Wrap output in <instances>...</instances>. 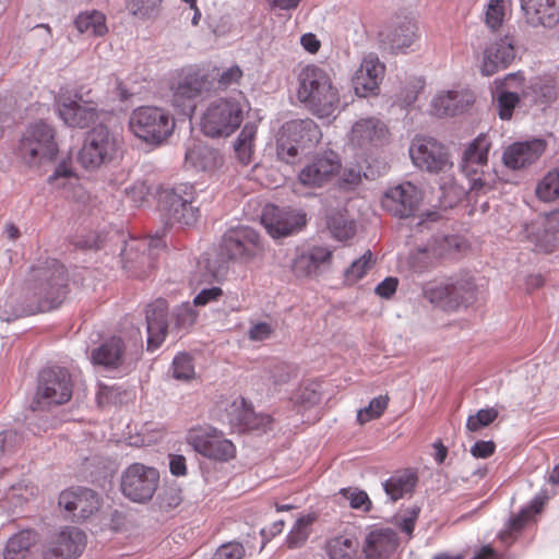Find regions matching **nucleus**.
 <instances>
[{
  "label": "nucleus",
  "mask_w": 559,
  "mask_h": 559,
  "mask_svg": "<svg viewBox=\"0 0 559 559\" xmlns=\"http://www.w3.org/2000/svg\"><path fill=\"white\" fill-rule=\"evenodd\" d=\"M67 270L55 259L32 266L23 287L0 299V317L12 321L57 308L67 294Z\"/></svg>",
  "instance_id": "f257e3e1"
},
{
  "label": "nucleus",
  "mask_w": 559,
  "mask_h": 559,
  "mask_svg": "<svg viewBox=\"0 0 559 559\" xmlns=\"http://www.w3.org/2000/svg\"><path fill=\"white\" fill-rule=\"evenodd\" d=\"M296 97L318 118L334 117L341 108L340 91L330 73L316 64H307L297 73Z\"/></svg>",
  "instance_id": "f03ea898"
},
{
  "label": "nucleus",
  "mask_w": 559,
  "mask_h": 559,
  "mask_svg": "<svg viewBox=\"0 0 559 559\" xmlns=\"http://www.w3.org/2000/svg\"><path fill=\"white\" fill-rule=\"evenodd\" d=\"M251 109L242 92L217 98L209 104L201 118V130L210 138H226L233 134Z\"/></svg>",
  "instance_id": "7ed1b4c3"
},
{
  "label": "nucleus",
  "mask_w": 559,
  "mask_h": 559,
  "mask_svg": "<svg viewBox=\"0 0 559 559\" xmlns=\"http://www.w3.org/2000/svg\"><path fill=\"white\" fill-rule=\"evenodd\" d=\"M478 284L469 271H461L445 282L428 284L423 288L424 297L444 311L467 308L477 299Z\"/></svg>",
  "instance_id": "20e7f679"
},
{
  "label": "nucleus",
  "mask_w": 559,
  "mask_h": 559,
  "mask_svg": "<svg viewBox=\"0 0 559 559\" xmlns=\"http://www.w3.org/2000/svg\"><path fill=\"white\" fill-rule=\"evenodd\" d=\"M57 153L55 129L41 120L26 128L17 147L19 156L28 166L50 163L56 158Z\"/></svg>",
  "instance_id": "39448f33"
},
{
  "label": "nucleus",
  "mask_w": 559,
  "mask_h": 559,
  "mask_svg": "<svg viewBox=\"0 0 559 559\" xmlns=\"http://www.w3.org/2000/svg\"><path fill=\"white\" fill-rule=\"evenodd\" d=\"M129 128L140 140L150 144H160L173 133L175 120L162 108L143 106L132 111Z\"/></svg>",
  "instance_id": "423d86ee"
},
{
  "label": "nucleus",
  "mask_w": 559,
  "mask_h": 559,
  "mask_svg": "<svg viewBox=\"0 0 559 559\" xmlns=\"http://www.w3.org/2000/svg\"><path fill=\"white\" fill-rule=\"evenodd\" d=\"M468 181V189L456 183L453 176L440 177L439 201L444 209L453 207L464 197L485 195L495 189L498 176L489 168L475 169L473 175H464Z\"/></svg>",
  "instance_id": "0eeeda50"
},
{
  "label": "nucleus",
  "mask_w": 559,
  "mask_h": 559,
  "mask_svg": "<svg viewBox=\"0 0 559 559\" xmlns=\"http://www.w3.org/2000/svg\"><path fill=\"white\" fill-rule=\"evenodd\" d=\"M159 206L165 223L170 226H193L200 216L193 201V188L187 185L162 191Z\"/></svg>",
  "instance_id": "6e6552de"
},
{
  "label": "nucleus",
  "mask_w": 559,
  "mask_h": 559,
  "mask_svg": "<svg viewBox=\"0 0 559 559\" xmlns=\"http://www.w3.org/2000/svg\"><path fill=\"white\" fill-rule=\"evenodd\" d=\"M221 254L239 264H248L259 258L264 248L260 234L247 225L228 228L221 240Z\"/></svg>",
  "instance_id": "1a4fd4ad"
},
{
  "label": "nucleus",
  "mask_w": 559,
  "mask_h": 559,
  "mask_svg": "<svg viewBox=\"0 0 559 559\" xmlns=\"http://www.w3.org/2000/svg\"><path fill=\"white\" fill-rule=\"evenodd\" d=\"M409 156L415 167L429 174L453 176V162L449 150L431 136L416 135L409 145Z\"/></svg>",
  "instance_id": "9d476101"
},
{
  "label": "nucleus",
  "mask_w": 559,
  "mask_h": 559,
  "mask_svg": "<svg viewBox=\"0 0 559 559\" xmlns=\"http://www.w3.org/2000/svg\"><path fill=\"white\" fill-rule=\"evenodd\" d=\"M464 246L465 241L457 235L436 234L409 254V266L414 273L421 274L433 267L439 260L453 258Z\"/></svg>",
  "instance_id": "9b49d317"
},
{
  "label": "nucleus",
  "mask_w": 559,
  "mask_h": 559,
  "mask_svg": "<svg viewBox=\"0 0 559 559\" xmlns=\"http://www.w3.org/2000/svg\"><path fill=\"white\" fill-rule=\"evenodd\" d=\"M211 88L207 75L194 68L183 69L171 83L173 105L189 116L195 109V100L207 95Z\"/></svg>",
  "instance_id": "f8f14e48"
},
{
  "label": "nucleus",
  "mask_w": 559,
  "mask_h": 559,
  "mask_svg": "<svg viewBox=\"0 0 559 559\" xmlns=\"http://www.w3.org/2000/svg\"><path fill=\"white\" fill-rule=\"evenodd\" d=\"M90 359L95 367L116 377L128 373L138 356L128 350L121 337L111 336L91 350Z\"/></svg>",
  "instance_id": "ddd939ff"
},
{
  "label": "nucleus",
  "mask_w": 559,
  "mask_h": 559,
  "mask_svg": "<svg viewBox=\"0 0 559 559\" xmlns=\"http://www.w3.org/2000/svg\"><path fill=\"white\" fill-rule=\"evenodd\" d=\"M159 484V472L142 463L129 465L121 474V491L130 501L145 503L156 492Z\"/></svg>",
  "instance_id": "4468645a"
},
{
  "label": "nucleus",
  "mask_w": 559,
  "mask_h": 559,
  "mask_svg": "<svg viewBox=\"0 0 559 559\" xmlns=\"http://www.w3.org/2000/svg\"><path fill=\"white\" fill-rule=\"evenodd\" d=\"M117 151V136L108 128L98 126L87 133L79 152L78 160L86 169H96L110 162Z\"/></svg>",
  "instance_id": "2eb2a0df"
},
{
  "label": "nucleus",
  "mask_w": 559,
  "mask_h": 559,
  "mask_svg": "<svg viewBox=\"0 0 559 559\" xmlns=\"http://www.w3.org/2000/svg\"><path fill=\"white\" fill-rule=\"evenodd\" d=\"M71 376L60 367L46 368L38 376L36 403L39 407L61 405L72 396Z\"/></svg>",
  "instance_id": "dca6fc26"
},
{
  "label": "nucleus",
  "mask_w": 559,
  "mask_h": 559,
  "mask_svg": "<svg viewBox=\"0 0 559 559\" xmlns=\"http://www.w3.org/2000/svg\"><path fill=\"white\" fill-rule=\"evenodd\" d=\"M55 100L59 118L70 128H87L98 118L97 106L76 92L61 90Z\"/></svg>",
  "instance_id": "f3484780"
},
{
  "label": "nucleus",
  "mask_w": 559,
  "mask_h": 559,
  "mask_svg": "<svg viewBox=\"0 0 559 559\" xmlns=\"http://www.w3.org/2000/svg\"><path fill=\"white\" fill-rule=\"evenodd\" d=\"M164 247L165 240L158 234L148 238H130L120 252L123 269L133 275H139L138 271L153 266V262Z\"/></svg>",
  "instance_id": "a211bd4d"
},
{
  "label": "nucleus",
  "mask_w": 559,
  "mask_h": 559,
  "mask_svg": "<svg viewBox=\"0 0 559 559\" xmlns=\"http://www.w3.org/2000/svg\"><path fill=\"white\" fill-rule=\"evenodd\" d=\"M188 442L195 452L210 460L226 462L236 453L234 443L213 427L192 429L188 435Z\"/></svg>",
  "instance_id": "6ab92c4d"
},
{
  "label": "nucleus",
  "mask_w": 559,
  "mask_h": 559,
  "mask_svg": "<svg viewBox=\"0 0 559 559\" xmlns=\"http://www.w3.org/2000/svg\"><path fill=\"white\" fill-rule=\"evenodd\" d=\"M86 545L84 532L74 526H66L52 534L41 547L43 559H76Z\"/></svg>",
  "instance_id": "aec40b11"
},
{
  "label": "nucleus",
  "mask_w": 559,
  "mask_h": 559,
  "mask_svg": "<svg viewBox=\"0 0 559 559\" xmlns=\"http://www.w3.org/2000/svg\"><path fill=\"white\" fill-rule=\"evenodd\" d=\"M341 169V159L332 150L317 153L299 171L298 181L310 188H321Z\"/></svg>",
  "instance_id": "412c9836"
},
{
  "label": "nucleus",
  "mask_w": 559,
  "mask_h": 559,
  "mask_svg": "<svg viewBox=\"0 0 559 559\" xmlns=\"http://www.w3.org/2000/svg\"><path fill=\"white\" fill-rule=\"evenodd\" d=\"M522 238L537 252H551L559 240V213L537 216L523 226Z\"/></svg>",
  "instance_id": "4be33fe9"
},
{
  "label": "nucleus",
  "mask_w": 559,
  "mask_h": 559,
  "mask_svg": "<svg viewBox=\"0 0 559 559\" xmlns=\"http://www.w3.org/2000/svg\"><path fill=\"white\" fill-rule=\"evenodd\" d=\"M261 222L273 238L289 236L306 224L304 213L267 204L262 211Z\"/></svg>",
  "instance_id": "5701e85b"
},
{
  "label": "nucleus",
  "mask_w": 559,
  "mask_h": 559,
  "mask_svg": "<svg viewBox=\"0 0 559 559\" xmlns=\"http://www.w3.org/2000/svg\"><path fill=\"white\" fill-rule=\"evenodd\" d=\"M420 201V190L407 181L388 189L382 197L381 204L393 216L406 218L415 213Z\"/></svg>",
  "instance_id": "b1692460"
},
{
  "label": "nucleus",
  "mask_w": 559,
  "mask_h": 559,
  "mask_svg": "<svg viewBox=\"0 0 559 559\" xmlns=\"http://www.w3.org/2000/svg\"><path fill=\"white\" fill-rule=\"evenodd\" d=\"M389 129L378 118L368 117L357 120L348 133V144L353 148L369 150L386 142Z\"/></svg>",
  "instance_id": "393cba45"
},
{
  "label": "nucleus",
  "mask_w": 559,
  "mask_h": 559,
  "mask_svg": "<svg viewBox=\"0 0 559 559\" xmlns=\"http://www.w3.org/2000/svg\"><path fill=\"white\" fill-rule=\"evenodd\" d=\"M379 38L385 49L404 53L418 38V27L412 19H397L379 33Z\"/></svg>",
  "instance_id": "a878e982"
},
{
  "label": "nucleus",
  "mask_w": 559,
  "mask_h": 559,
  "mask_svg": "<svg viewBox=\"0 0 559 559\" xmlns=\"http://www.w3.org/2000/svg\"><path fill=\"white\" fill-rule=\"evenodd\" d=\"M225 420L238 432L247 430L265 431L271 424L269 415L254 413L252 407L242 397L234 400L226 408Z\"/></svg>",
  "instance_id": "bb28decb"
},
{
  "label": "nucleus",
  "mask_w": 559,
  "mask_h": 559,
  "mask_svg": "<svg viewBox=\"0 0 559 559\" xmlns=\"http://www.w3.org/2000/svg\"><path fill=\"white\" fill-rule=\"evenodd\" d=\"M516 56L515 39L504 36L490 43L484 50L480 72L490 76L508 68Z\"/></svg>",
  "instance_id": "cd10ccee"
},
{
  "label": "nucleus",
  "mask_w": 559,
  "mask_h": 559,
  "mask_svg": "<svg viewBox=\"0 0 559 559\" xmlns=\"http://www.w3.org/2000/svg\"><path fill=\"white\" fill-rule=\"evenodd\" d=\"M384 75V66L374 53L365 56L353 75V86L359 97L376 94Z\"/></svg>",
  "instance_id": "c85d7f7f"
},
{
  "label": "nucleus",
  "mask_w": 559,
  "mask_h": 559,
  "mask_svg": "<svg viewBox=\"0 0 559 559\" xmlns=\"http://www.w3.org/2000/svg\"><path fill=\"white\" fill-rule=\"evenodd\" d=\"M527 25L552 28L559 23V0H520Z\"/></svg>",
  "instance_id": "c756f323"
},
{
  "label": "nucleus",
  "mask_w": 559,
  "mask_h": 559,
  "mask_svg": "<svg viewBox=\"0 0 559 559\" xmlns=\"http://www.w3.org/2000/svg\"><path fill=\"white\" fill-rule=\"evenodd\" d=\"M168 330V304L165 299L158 298L146 308L147 349L158 348L165 341Z\"/></svg>",
  "instance_id": "7c9ffc66"
},
{
  "label": "nucleus",
  "mask_w": 559,
  "mask_h": 559,
  "mask_svg": "<svg viewBox=\"0 0 559 559\" xmlns=\"http://www.w3.org/2000/svg\"><path fill=\"white\" fill-rule=\"evenodd\" d=\"M399 537L392 528H376L368 533L364 544L365 559H397Z\"/></svg>",
  "instance_id": "2f4dec72"
},
{
  "label": "nucleus",
  "mask_w": 559,
  "mask_h": 559,
  "mask_svg": "<svg viewBox=\"0 0 559 559\" xmlns=\"http://www.w3.org/2000/svg\"><path fill=\"white\" fill-rule=\"evenodd\" d=\"M59 506L69 512H75L74 516L85 520L94 514L100 507L99 496L88 488L64 490L59 496Z\"/></svg>",
  "instance_id": "473e14b6"
},
{
  "label": "nucleus",
  "mask_w": 559,
  "mask_h": 559,
  "mask_svg": "<svg viewBox=\"0 0 559 559\" xmlns=\"http://www.w3.org/2000/svg\"><path fill=\"white\" fill-rule=\"evenodd\" d=\"M545 148L546 143L542 139L515 142L504 150L502 160L508 168L518 170L535 163Z\"/></svg>",
  "instance_id": "72a5a7b5"
},
{
  "label": "nucleus",
  "mask_w": 559,
  "mask_h": 559,
  "mask_svg": "<svg viewBox=\"0 0 559 559\" xmlns=\"http://www.w3.org/2000/svg\"><path fill=\"white\" fill-rule=\"evenodd\" d=\"M474 103V95L466 88L438 93L431 100L432 114L437 117H453L464 112Z\"/></svg>",
  "instance_id": "f704fd0d"
},
{
  "label": "nucleus",
  "mask_w": 559,
  "mask_h": 559,
  "mask_svg": "<svg viewBox=\"0 0 559 559\" xmlns=\"http://www.w3.org/2000/svg\"><path fill=\"white\" fill-rule=\"evenodd\" d=\"M549 499L546 491L537 493L533 500L521 509V511L509 519L506 528L499 534L500 539L504 544H511L514 540V535L520 533L526 523L537 513H539Z\"/></svg>",
  "instance_id": "c9c22d12"
},
{
  "label": "nucleus",
  "mask_w": 559,
  "mask_h": 559,
  "mask_svg": "<svg viewBox=\"0 0 559 559\" xmlns=\"http://www.w3.org/2000/svg\"><path fill=\"white\" fill-rule=\"evenodd\" d=\"M288 139L300 145L301 151H308L319 143L322 133L312 119H297L286 122L282 131Z\"/></svg>",
  "instance_id": "e433bc0d"
},
{
  "label": "nucleus",
  "mask_w": 559,
  "mask_h": 559,
  "mask_svg": "<svg viewBox=\"0 0 559 559\" xmlns=\"http://www.w3.org/2000/svg\"><path fill=\"white\" fill-rule=\"evenodd\" d=\"M515 82L516 85H522L523 78L518 73L508 74L493 95L498 116L501 120H510L515 107L520 103V94L509 90Z\"/></svg>",
  "instance_id": "4c0bfd02"
},
{
  "label": "nucleus",
  "mask_w": 559,
  "mask_h": 559,
  "mask_svg": "<svg viewBox=\"0 0 559 559\" xmlns=\"http://www.w3.org/2000/svg\"><path fill=\"white\" fill-rule=\"evenodd\" d=\"M490 142L486 135L479 134L464 150L461 168L464 175H473L475 169L489 168L488 153Z\"/></svg>",
  "instance_id": "58836bf2"
},
{
  "label": "nucleus",
  "mask_w": 559,
  "mask_h": 559,
  "mask_svg": "<svg viewBox=\"0 0 559 559\" xmlns=\"http://www.w3.org/2000/svg\"><path fill=\"white\" fill-rule=\"evenodd\" d=\"M331 258L332 251L326 247H312L295 258L293 271L299 277L316 274L321 266L330 263Z\"/></svg>",
  "instance_id": "ea45409f"
},
{
  "label": "nucleus",
  "mask_w": 559,
  "mask_h": 559,
  "mask_svg": "<svg viewBox=\"0 0 559 559\" xmlns=\"http://www.w3.org/2000/svg\"><path fill=\"white\" fill-rule=\"evenodd\" d=\"M222 164L219 152L202 142H192L186 151V165L195 170L212 171Z\"/></svg>",
  "instance_id": "a19ab883"
},
{
  "label": "nucleus",
  "mask_w": 559,
  "mask_h": 559,
  "mask_svg": "<svg viewBox=\"0 0 559 559\" xmlns=\"http://www.w3.org/2000/svg\"><path fill=\"white\" fill-rule=\"evenodd\" d=\"M417 483V475L412 469L395 472L382 483L383 489L391 501L402 499L411 493Z\"/></svg>",
  "instance_id": "79ce46f5"
},
{
  "label": "nucleus",
  "mask_w": 559,
  "mask_h": 559,
  "mask_svg": "<svg viewBox=\"0 0 559 559\" xmlns=\"http://www.w3.org/2000/svg\"><path fill=\"white\" fill-rule=\"evenodd\" d=\"M326 225L331 235L340 241L347 240L355 234V222L348 217L345 210H336L329 213Z\"/></svg>",
  "instance_id": "37998d69"
},
{
  "label": "nucleus",
  "mask_w": 559,
  "mask_h": 559,
  "mask_svg": "<svg viewBox=\"0 0 559 559\" xmlns=\"http://www.w3.org/2000/svg\"><path fill=\"white\" fill-rule=\"evenodd\" d=\"M74 25L81 34L103 36L107 32L105 15L98 11L79 14Z\"/></svg>",
  "instance_id": "c03bdc74"
},
{
  "label": "nucleus",
  "mask_w": 559,
  "mask_h": 559,
  "mask_svg": "<svg viewBox=\"0 0 559 559\" xmlns=\"http://www.w3.org/2000/svg\"><path fill=\"white\" fill-rule=\"evenodd\" d=\"M316 520L317 515L314 513H308L299 516L287 535V546L289 548L301 547L307 542L311 533V526Z\"/></svg>",
  "instance_id": "a18cd8bd"
},
{
  "label": "nucleus",
  "mask_w": 559,
  "mask_h": 559,
  "mask_svg": "<svg viewBox=\"0 0 559 559\" xmlns=\"http://www.w3.org/2000/svg\"><path fill=\"white\" fill-rule=\"evenodd\" d=\"M358 543L355 537L340 535L331 538L328 543V555L330 559H353L356 555Z\"/></svg>",
  "instance_id": "49530a36"
},
{
  "label": "nucleus",
  "mask_w": 559,
  "mask_h": 559,
  "mask_svg": "<svg viewBox=\"0 0 559 559\" xmlns=\"http://www.w3.org/2000/svg\"><path fill=\"white\" fill-rule=\"evenodd\" d=\"M257 133V124L248 122L243 126L235 142V152L241 164L248 165L251 162L253 140Z\"/></svg>",
  "instance_id": "de8ad7c7"
},
{
  "label": "nucleus",
  "mask_w": 559,
  "mask_h": 559,
  "mask_svg": "<svg viewBox=\"0 0 559 559\" xmlns=\"http://www.w3.org/2000/svg\"><path fill=\"white\" fill-rule=\"evenodd\" d=\"M536 195L544 202H551L559 198V171H549L538 182Z\"/></svg>",
  "instance_id": "09e8293b"
},
{
  "label": "nucleus",
  "mask_w": 559,
  "mask_h": 559,
  "mask_svg": "<svg viewBox=\"0 0 559 559\" xmlns=\"http://www.w3.org/2000/svg\"><path fill=\"white\" fill-rule=\"evenodd\" d=\"M506 16L504 0H489L484 11V22L491 31L499 29Z\"/></svg>",
  "instance_id": "8fccbe9b"
},
{
  "label": "nucleus",
  "mask_w": 559,
  "mask_h": 559,
  "mask_svg": "<svg viewBox=\"0 0 559 559\" xmlns=\"http://www.w3.org/2000/svg\"><path fill=\"white\" fill-rule=\"evenodd\" d=\"M29 546L28 534L19 533L8 540L3 551V559H24Z\"/></svg>",
  "instance_id": "3c124183"
},
{
  "label": "nucleus",
  "mask_w": 559,
  "mask_h": 559,
  "mask_svg": "<svg viewBox=\"0 0 559 559\" xmlns=\"http://www.w3.org/2000/svg\"><path fill=\"white\" fill-rule=\"evenodd\" d=\"M372 264V253L368 250L355 260L344 272L345 282L349 285L361 280Z\"/></svg>",
  "instance_id": "603ef678"
},
{
  "label": "nucleus",
  "mask_w": 559,
  "mask_h": 559,
  "mask_svg": "<svg viewBox=\"0 0 559 559\" xmlns=\"http://www.w3.org/2000/svg\"><path fill=\"white\" fill-rule=\"evenodd\" d=\"M389 404V397L386 395H379L373 397L368 406L361 408L357 413V420L359 424H366L372 419L379 418Z\"/></svg>",
  "instance_id": "864d4df0"
},
{
  "label": "nucleus",
  "mask_w": 559,
  "mask_h": 559,
  "mask_svg": "<svg viewBox=\"0 0 559 559\" xmlns=\"http://www.w3.org/2000/svg\"><path fill=\"white\" fill-rule=\"evenodd\" d=\"M276 151L278 158L287 164H293L298 156L306 153V151H301L300 145L293 142L283 132L277 139Z\"/></svg>",
  "instance_id": "5fc2aeb1"
},
{
  "label": "nucleus",
  "mask_w": 559,
  "mask_h": 559,
  "mask_svg": "<svg viewBox=\"0 0 559 559\" xmlns=\"http://www.w3.org/2000/svg\"><path fill=\"white\" fill-rule=\"evenodd\" d=\"M295 377L296 368L286 362H275L267 370V378L275 386H281Z\"/></svg>",
  "instance_id": "6e6d98bb"
},
{
  "label": "nucleus",
  "mask_w": 559,
  "mask_h": 559,
  "mask_svg": "<svg viewBox=\"0 0 559 559\" xmlns=\"http://www.w3.org/2000/svg\"><path fill=\"white\" fill-rule=\"evenodd\" d=\"M499 413L496 408H481L475 415L468 416L466 420V429L476 432L496 420Z\"/></svg>",
  "instance_id": "4d7b16f0"
},
{
  "label": "nucleus",
  "mask_w": 559,
  "mask_h": 559,
  "mask_svg": "<svg viewBox=\"0 0 559 559\" xmlns=\"http://www.w3.org/2000/svg\"><path fill=\"white\" fill-rule=\"evenodd\" d=\"M340 497L347 501L353 509L368 511L371 502L368 495L358 488H342L340 490Z\"/></svg>",
  "instance_id": "13d9d810"
},
{
  "label": "nucleus",
  "mask_w": 559,
  "mask_h": 559,
  "mask_svg": "<svg viewBox=\"0 0 559 559\" xmlns=\"http://www.w3.org/2000/svg\"><path fill=\"white\" fill-rule=\"evenodd\" d=\"M195 312L193 311L190 304H182L175 308L171 313L174 320V330L182 331L193 324L195 321Z\"/></svg>",
  "instance_id": "bf43d9fd"
},
{
  "label": "nucleus",
  "mask_w": 559,
  "mask_h": 559,
  "mask_svg": "<svg viewBox=\"0 0 559 559\" xmlns=\"http://www.w3.org/2000/svg\"><path fill=\"white\" fill-rule=\"evenodd\" d=\"M194 374L192 358L188 354H178L173 360V376L178 380H189Z\"/></svg>",
  "instance_id": "052dcab7"
},
{
  "label": "nucleus",
  "mask_w": 559,
  "mask_h": 559,
  "mask_svg": "<svg viewBox=\"0 0 559 559\" xmlns=\"http://www.w3.org/2000/svg\"><path fill=\"white\" fill-rule=\"evenodd\" d=\"M163 0H132L131 13L140 19H151L158 13Z\"/></svg>",
  "instance_id": "680f3d73"
},
{
  "label": "nucleus",
  "mask_w": 559,
  "mask_h": 559,
  "mask_svg": "<svg viewBox=\"0 0 559 559\" xmlns=\"http://www.w3.org/2000/svg\"><path fill=\"white\" fill-rule=\"evenodd\" d=\"M319 401L320 393L317 390V385L313 383L300 386L294 396V402L304 407L316 405Z\"/></svg>",
  "instance_id": "e2e57ef3"
},
{
  "label": "nucleus",
  "mask_w": 559,
  "mask_h": 559,
  "mask_svg": "<svg viewBox=\"0 0 559 559\" xmlns=\"http://www.w3.org/2000/svg\"><path fill=\"white\" fill-rule=\"evenodd\" d=\"M124 200L131 206H140L148 193V189L143 181H135L124 188Z\"/></svg>",
  "instance_id": "0e129e2a"
},
{
  "label": "nucleus",
  "mask_w": 559,
  "mask_h": 559,
  "mask_svg": "<svg viewBox=\"0 0 559 559\" xmlns=\"http://www.w3.org/2000/svg\"><path fill=\"white\" fill-rule=\"evenodd\" d=\"M182 500L181 490L177 487L164 489L157 498L159 509L170 511L177 508Z\"/></svg>",
  "instance_id": "69168bd1"
},
{
  "label": "nucleus",
  "mask_w": 559,
  "mask_h": 559,
  "mask_svg": "<svg viewBox=\"0 0 559 559\" xmlns=\"http://www.w3.org/2000/svg\"><path fill=\"white\" fill-rule=\"evenodd\" d=\"M276 329V324L269 321L251 322L248 337L253 342L269 340Z\"/></svg>",
  "instance_id": "338daca9"
},
{
  "label": "nucleus",
  "mask_w": 559,
  "mask_h": 559,
  "mask_svg": "<svg viewBox=\"0 0 559 559\" xmlns=\"http://www.w3.org/2000/svg\"><path fill=\"white\" fill-rule=\"evenodd\" d=\"M243 556V546L240 543L229 542L218 547L212 559H242Z\"/></svg>",
  "instance_id": "774afa93"
}]
</instances>
